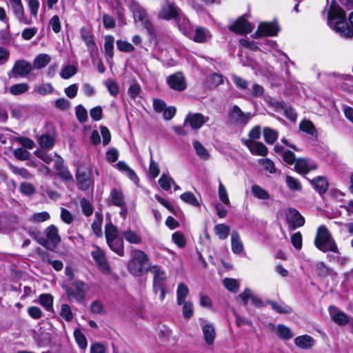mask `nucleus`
Here are the masks:
<instances>
[{"mask_svg":"<svg viewBox=\"0 0 353 353\" xmlns=\"http://www.w3.org/2000/svg\"><path fill=\"white\" fill-rule=\"evenodd\" d=\"M327 23L329 26L339 32L341 36L347 38L353 36V30L347 25L344 11L338 6L332 5L327 14Z\"/></svg>","mask_w":353,"mask_h":353,"instance_id":"1","label":"nucleus"},{"mask_svg":"<svg viewBox=\"0 0 353 353\" xmlns=\"http://www.w3.org/2000/svg\"><path fill=\"white\" fill-rule=\"evenodd\" d=\"M314 245L319 250L324 252L328 251L338 252L335 241L325 225H321L318 228Z\"/></svg>","mask_w":353,"mask_h":353,"instance_id":"2","label":"nucleus"},{"mask_svg":"<svg viewBox=\"0 0 353 353\" xmlns=\"http://www.w3.org/2000/svg\"><path fill=\"white\" fill-rule=\"evenodd\" d=\"M149 257L140 250H134L131 252V259L128 262V268L130 273L136 276L143 274Z\"/></svg>","mask_w":353,"mask_h":353,"instance_id":"3","label":"nucleus"},{"mask_svg":"<svg viewBox=\"0 0 353 353\" xmlns=\"http://www.w3.org/2000/svg\"><path fill=\"white\" fill-rule=\"evenodd\" d=\"M90 288L85 282L76 280L71 285L66 288V295L70 301L82 303L85 298V295Z\"/></svg>","mask_w":353,"mask_h":353,"instance_id":"4","label":"nucleus"},{"mask_svg":"<svg viewBox=\"0 0 353 353\" xmlns=\"http://www.w3.org/2000/svg\"><path fill=\"white\" fill-rule=\"evenodd\" d=\"M148 270L153 275V288L155 293L160 292V299L163 301L165 298V290L164 282L167 275L164 270L159 265H150Z\"/></svg>","mask_w":353,"mask_h":353,"instance_id":"5","label":"nucleus"},{"mask_svg":"<svg viewBox=\"0 0 353 353\" xmlns=\"http://www.w3.org/2000/svg\"><path fill=\"white\" fill-rule=\"evenodd\" d=\"M46 239L35 236V239L42 246L47 249L55 248L61 241L57 228L54 225H49L45 230Z\"/></svg>","mask_w":353,"mask_h":353,"instance_id":"6","label":"nucleus"},{"mask_svg":"<svg viewBox=\"0 0 353 353\" xmlns=\"http://www.w3.org/2000/svg\"><path fill=\"white\" fill-rule=\"evenodd\" d=\"M180 12L181 10L176 6L174 1L163 0L158 13V17L166 21L175 20Z\"/></svg>","mask_w":353,"mask_h":353,"instance_id":"7","label":"nucleus"},{"mask_svg":"<svg viewBox=\"0 0 353 353\" xmlns=\"http://www.w3.org/2000/svg\"><path fill=\"white\" fill-rule=\"evenodd\" d=\"M99 270L104 274H111V268L106 259L104 251L99 246L93 245V250L90 253Z\"/></svg>","mask_w":353,"mask_h":353,"instance_id":"8","label":"nucleus"},{"mask_svg":"<svg viewBox=\"0 0 353 353\" xmlns=\"http://www.w3.org/2000/svg\"><path fill=\"white\" fill-rule=\"evenodd\" d=\"M77 186L80 190H87L93 185L90 171L85 166L78 167L76 174Z\"/></svg>","mask_w":353,"mask_h":353,"instance_id":"9","label":"nucleus"},{"mask_svg":"<svg viewBox=\"0 0 353 353\" xmlns=\"http://www.w3.org/2000/svg\"><path fill=\"white\" fill-rule=\"evenodd\" d=\"M32 70V65L24 59L17 60L14 63L12 70L9 73L11 78L17 79L24 77Z\"/></svg>","mask_w":353,"mask_h":353,"instance_id":"10","label":"nucleus"},{"mask_svg":"<svg viewBox=\"0 0 353 353\" xmlns=\"http://www.w3.org/2000/svg\"><path fill=\"white\" fill-rule=\"evenodd\" d=\"M131 10L133 13L134 19L136 21L141 22L144 25L145 28L151 32L152 30V25L150 21L145 10L139 4L133 3L131 6Z\"/></svg>","mask_w":353,"mask_h":353,"instance_id":"11","label":"nucleus"},{"mask_svg":"<svg viewBox=\"0 0 353 353\" xmlns=\"http://www.w3.org/2000/svg\"><path fill=\"white\" fill-rule=\"evenodd\" d=\"M209 117L203 115L201 113H188L185 119V124H189L193 130H198L206 122Z\"/></svg>","mask_w":353,"mask_h":353,"instance_id":"12","label":"nucleus"},{"mask_svg":"<svg viewBox=\"0 0 353 353\" xmlns=\"http://www.w3.org/2000/svg\"><path fill=\"white\" fill-rule=\"evenodd\" d=\"M286 218L289 223V229L294 230L296 228L301 227L305 223V219L300 213L295 209H289Z\"/></svg>","mask_w":353,"mask_h":353,"instance_id":"13","label":"nucleus"},{"mask_svg":"<svg viewBox=\"0 0 353 353\" xmlns=\"http://www.w3.org/2000/svg\"><path fill=\"white\" fill-rule=\"evenodd\" d=\"M254 27L244 18H239L234 23H233L229 29L239 34H246L253 30Z\"/></svg>","mask_w":353,"mask_h":353,"instance_id":"14","label":"nucleus"},{"mask_svg":"<svg viewBox=\"0 0 353 353\" xmlns=\"http://www.w3.org/2000/svg\"><path fill=\"white\" fill-rule=\"evenodd\" d=\"M328 312L331 319L339 325H345L350 322V317L335 306L330 305Z\"/></svg>","mask_w":353,"mask_h":353,"instance_id":"15","label":"nucleus"},{"mask_svg":"<svg viewBox=\"0 0 353 353\" xmlns=\"http://www.w3.org/2000/svg\"><path fill=\"white\" fill-rule=\"evenodd\" d=\"M251 114L250 112L245 113L237 106L232 107L230 113V120L236 125H245L250 120Z\"/></svg>","mask_w":353,"mask_h":353,"instance_id":"16","label":"nucleus"},{"mask_svg":"<svg viewBox=\"0 0 353 353\" xmlns=\"http://www.w3.org/2000/svg\"><path fill=\"white\" fill-rule=\"evenodd\" d=\"M242 141L243 143L248 148L252 154L263 157L268 154V148L262 142L253 140H243Z\"/></svg>","mask_w":353,"mask_h":353,"instance_id":"17","label":"nucleus"},{"mask_svg":"<svg viewBox=\"0 0 353 353\" xmlns=\"http://www.w3.org/2000/svg\"><path fill=\"white\" fill-rule=\"evenodd\" d=\"M278 32V26L276 23L263 22L261 23L258 27L257 30L254 33L255 37L261 36H270L273 37L276 35Z\"/></svg>","mask_w":353,"mask_h":353,"instance_id":"18","label":"nucleus"},{"mask_svg":"<svg viewBox=\"0 0 353 353\" xmlns=\"http://www.w3.org/2000/svg\"><path fill=\"white\" fill-rule=\"evenodd\" d=\"M167 83L172 89L177 91H182L186 88L185 78L180 72L169 76Z\"/></svg>","mask_w":353,"mask_h":353,"instance_id":"19","label":"nucleus"},{"mask_svg":"<svg viewBox=\"0 0 353 353\" xmlns=\"http://www.w3.org/2000/svg\"><path fill=\"white\" fill-rule=\"evenodd\" d=\"M316 163L303 158L297 159L294 163L295 170L301 174H305L310 171L316 170Z\"/></svg>","mask_w":353,"mask_h":353,"instance_id":"20","label":"nucleus"},{"mask_svg":"<svg viewBox=\"0 0 353 353\" xmlns=\"http://www.w3.org/2000/svg\"><path fill=\"white\" fill-rule=\"evenodd\" d=\"M80 35L81 39L87 46L88 51L92 54L94 50L97 48V46L90 31L85 27H83L80 30Z\"/></svg>","mask_w":353,"mask_h":353,"instance_id":"21","label":"nucleus"},{"mask_svg":"<svg viewBox=\"0 0 353 353\" xmlns=\"http://www.w3.org/2000/svg\"><path fill=\"white\" fill-rule=\"evenodd\" d=\"M175 21L178 26L179 29L185 35L190 33L192 30V25L189 19L181 12L175 19Z\"/></svg>","mask_w":353,"mask_h":353,"instance_id":"22","label":"nucleus"},{"mask_svg":"<svg viewBox=\"0 0 353 353\" xmlns=\"http://www.w3.org/2000/svg\"><path fill=\"white\" fill-rule=\"evenodd\" d=\"M294 343L299 348L310 349L314 345V340L312 336L305 334L295 338Z\"/></svg>","mask_w":353,"mask_h":353,"instance_id":"23","label":"nucleus"},{"mask_svg":"<svg viewBox=\"0 0 353 353\" xmlns=\"http://www.w3.org/2000/svg\"><path fill=\"white\" fill-rule=\"evenodd\" d=\"M12 10L14 16L21 23H23L26 25L32 23L31 19H29L25 15L24 7L22 3L19 5L12 6Z\"/></svg>","mask_w":353,"mask_h":353,"instance_id":"24","label":"nucleus"},{"mask_svg":"<svg viewBox=\"0 0 353 353\" xmlns=\"http://www.w3.org/2000/svg\"><path fill=\"white\" fill-rule=\"evenodd\" d=\"M232 250L234 254H239L243 251V245L238 232L233 230L231 234Z\"/></svg>","mask_w":353,"mask_h":353,"instance_id":"25","label":"nucleus"},{"mask_svg":"<svg viewBox=\"0 0 353 353\" xmlns=\"http://www.w3.org/2000/svg\"><path fill=\"white\" fill-rule=\"evenodd\" d=\"M202 332L204 340L208 345L214 343L216 332L214 326L212 324H205L202 327Z\"/></svg>","mask_w":353,"mask_h":353,"instance_id":"26","label":"nucleus"},{"mask_svg":"<svg viewBox=\"0 0 353 353\" xmlns=\"http://www.w3.org/2000/svg\"><path fill=\"white\" fill-rule=\"evenodd\" d=\"M117 168L121 172L125 173L128 178L132 181L134 183H137L139 178L134 171L132 170L124 161H119L117 165Z\"/></svg>","mask_w":353,"mask_h":353,"instance_id":"27","label":"nucleus"},{"mask_svg":"<svg viewBox=\"0 0 353 353\" xmlns=\"http://www.w3.org/2000/svg\"><path fill=\"white\" fill-rule=\"evenodd\" d=\"M110 198L112 203L118 207H123L125 205V197L121 190L113 188L110 191Z\"/></svg>","mask_w":353,"mask_h":353,"instance_id":"28","label":"nucleus"},{"mask_svg":"<svg viewBox=\"0 0 353 353\" xmlns=\"http://www.w3.org/2000/svg\"><path fill=\"white\" fill-rule=\"evenodd\" d=\"M316 190L321 194L325 193L328 188L327 179L323 176L314 178L310 181Z\"/></svg>","mask_w":353,"mask_h":353,"instance_id":"29","label":"nucleus"},{"mask_svg":"<svg viewBox=\"0 0 353 353\" xmlns=\"http://www.w3.org/2000/svg\"><path fill=\"white\" fill-rule=\"evenodd\" d=\"M107 243L110 248L113 252L119 256H123L124 254L123 241L122 239L117 237L114 239L108 241Z\"/></svg>","mask_w":353,"mask_h":353,"instance_id":"30","label":"nucleus"},{"mask_svg":"<svg viewBox=\"0 0 353 353\" xmlns=\"http://www.w3.org/2000/svg\"><path fill=\"white\" fill-rule=\"evenodd\" d=\"M189 294V289L186 285L183 283H179L176 289L177 304L181 305L185 301Z\"/></svg>","mask_w":353,"mask_h":353,"instance_id":"31","label":"nucleus"},{"mask_svg":"<svg viewBox=\"0 0 353 353\" xmlns=\"http://www.w3.org/2000/svg\"><path fill=\"white\" fill-rule=\"evenodd\" d=\"M263 137L265 141L270 145H272L277 140L279 137L278 132L268 127L263 129Z\"/></svg>","mask_w":353,"mask_h":353,"instance_id":"32","label":"nucleus"},{"mask_svg":"<svg viewBox=\"0 0 353 353\" xmlns=\"http://www.w3.org/2000/svg\"><path fill=\"white\" fill-rule=\"evenodd\" d=\"M51 58L47 54H39L33 61V65L37 69H41L46 67L50 62Z\"/></svg>","mask_w":353,"mask_h":353,"instance_id":"33","label":"nucleus"},{"mask_svg":"<svg viewBox=\"0 0 353 353\" xmlns=\"http://www.w3.org/2000/svg\"><path fill=\"white\" fill-rule=\"evenodd\" d=\"M210 37V32L206 29L198 28L195 30L193 40L198 43H203L206 41Z\"/></svg>","mask_w":353,"mask_h":353,"instance_id":"34","label":"nucleus"},{"mask_svg":"<svg viewBox=\"0 0 353 353\" xmlns=\"http://www.w3.org/2000/svg\"><path fill=\"white\" fill-rule=\"evenodd\" d=\"M29 89V85L23 82L16 83L9 88V92L12 95H21L26 93Z\"/></svg>","mask_w":353,"mask_h":353,"instance_id":"35","label":"nucleus"},{"mask_svg":"<svg viewBox=\"0 0 353 353\" xmlns=\"http://www.w3.org/2000/svg\"><path fill=\"white\" fill-rule=\"evenodd\" d=\"M316 271L320 276H330L332 277L337 276V273L334 270L327 267L323 262L316 264Z\"/></svg>","mask_w":353,"mask_h":353,"instance_id":"36","label":"nucleus"},{"mask_svg":"<svg viewBox=\"0 0 353 353\" xmlns=\"http://www.w3.org/2000/svg\"><path fill=\"white\" fill-rule=\"evenodd\" d=\"M104 49L105 54L112 58L114 55V39L111 35H107L105 37Z\"/></svg>","mask_w":353,"mask_h":353,"instance_id":"37","label":"nucleus"},{"mask_svg":"<svg viewBox=\"0 0 353 353\" xmlns=\"http://www.w3.org/2000/svg\"><path fill=\"white\" fill-rule=\"evenodd\" d=\"M276 332L277 335L283 340L290 339L293 336L291 330L282 324L278 325Z\"/></svg>","mask_w":353,"mask_h":353,"instance_id":"38","label":"nucleus"},{"mask_svg":"<svg viewBox=\"0 0 353 353\" xmlns=\"http://www.w3.org/2000/svg\"><path fill=\"white\" fill-rule=\"evenodd\" d=\"M230 230V227L225 224H218L214 227L215 234L222 240L228 238Z\"/></svg>","mask_w":353,"mask_h":353,"instance_id":"39","label":"nucleus"},{"mask_svg":"<svg viewBox=\"0 0 353 353\" xmlns=\"http://www.w3.org/2000/svg\"><path fill=\"white\" fill-rule=\"evenodd\" d=\"M251 192L259 199H268L270 197L269 193L258 185H252Z\"/></svg>","mask_w":353,"mask_h":353,"instance_id":"40","label":"nucleus"},{"mask_svg":"<svg viewBox=\"0 0 353 353\" xmlns=\"http://www.w3.org/2000/svg\"><path fill=\"white\" fill-rule=\"evenodd\" d=\"M74 336L79 347L83 350L87 347L88 342L83 333L79 329L74 330Z\"/></svg>","mask_w":353,"mask_h":353,"instance_id":"41","label":"nucleus"},{"mask_svg":"<svg viewBox=\"0 0 353 353\" xmlns=\"http://www.w3.org/2000/svg\"><path fill=\"white\" fill-rule=\"evenodd\" d=\"M123 236L125 239L130 243L139 244L142 241L141 236L138 235L135 232L132 230H127L123 232Z\"/></svg>","mask_w":353,"mask_h":353,"instance_id":"42","label":"nucleus"},{"mask_svg":"<svg viewBox=\"0 0 353 353\" xmlns=\"http://www.w3.org/2000/svg\"><path fill=\"white\" fill-rule=\"evenodd\" d=\"M270 305L274 310L280 314H289L292 311L290 306L283 303H279L274 301H271L270 302Z\"/></svg>","mask_w":353,"mask_h":353,"instance_id":"43","label":"nucleus"},{"mask_svg":"<svg viewBox=\"0 0 353 353\" xmlns=\"http://www.w3.org/2000/svg\"><path fill=\"white\" fill-rule=\"evenodd\" d=\"M193 147L196 150L197 155L203 160H208L210 157V154L205 147L197 141L193 143Z\"/></svg>","mask_w":353,"mask_h":353,"instance_id":"44","label":"nucleus"},{"mask_svg":"<svg viewBox=\"0 0 353 353\" xmlns=\"http://www.w3.org/2000/svg\"><path fill=\"white\" fill-rule=\"evenodd\" d=\"M106 241L118 237V230L111 222L106 224L105 228Z\"/></svg>","mask_w":353,"mask_h":353,"instance_id":"45","label":"nucleus"},{"mask_svg":"<svg viewBox=\"0 0 353 353\" xmlns=\"http://www.w3.org/2000/svg\"><path fill=\"white\" fill-rule=\"evenodd\" d=\"M172 183L174 184L173 179L165 173H163L159 179V184L164 190H169Z\"/></svg>","mask_w":353,"mask_h":353,"instance_id":"46","label":"nucleus"},{"mask_svg":"<svg viewBox=\"0 0 353 353\" xmlns=\"http://www.w3.org/2000/svg\"><path fill=\"white\" fill-rule=\"evenodd\" d=\"M39 303L47 310H51L53 305V298L51 295L48 294H43L39 296Z\"/></svg>","mask_w":353,"mask_h":353,"instance_id":"47","label":"nucleus"},{"mask_svg":"<svg viewBox=\"0 0 353 353\" xmlns=\"http://www.w3.org/2000/svg\"><path fill=\"white\" fill-rule=\"evenodd\" d=\"M8 167L13 173L20 175L23 179H29L32 177V174L26 168H19L10 163H8Z\"/></svg>","mask_w":353,"mask_h":353,"instance_id":"48","label":"nucleus"},{"mask_svg":"<svg viewBox=\"0 0 353 353\" xmlns=\"http://www.w3.org/2000/svg\"><path fill=\"white\" fill-rule=\"evenodd\" d=\"M180 198L182 201H183L184 202L188 203V204H190L193 206H199V203L198 201V200L196 199V198L195 197V196L194 195L193 193H192L191 192H185L184 193H183L181 196H180Z\"/></svg>","mask_w":353,"mask_h":353,"instance_id":"49","label":"nucleus"},{"mask_svg":"<svg viewBox=\"0 0 353 353\" xmlns=\"http://www.w3.org/2000/svg\"><path fill=\"white\" fill-rule=\"evenodd\" d=\"M77 72V69L72 65H67L63 68L60 75L64 79H68L74 76Z\"/></svg>","mask_w":353,"mask_h":353,"instance_id":"50","label":"nucleus"},{"mask_svg":"<svg viewBox=\"0 0 353 353\" xmlns=\"http://www.w3.org/2000/svg\"><path fill=\"white\" fill-rule=\"evenodd\" d=\"M285 183L291 190L300 191L302 189V185L300 181L292 176H287L285 178Z\"/></svg>","mask_w":353,"mask_h":353,"instance_id":"51","label":"nucleus"},{"mask_svg":"<svg viewBox=\"0 0 353 353\" xmlns=\"http://www.w3.org/2000/svg\"><path fill=\"white\" fill-rule=\"evenodd\" d=\"M75 114L80 123H84L88 119V112L82 105H78L75 108Z\"/></svg>","mask_w":353,"mask_h":353,"instance_id":"52","label":"nucleus"},{"mask_svg":"<svg viewBox=\"0 0 353 353\" xmlns=\"http://www.w3.org/2000/svg\"><path fill=\"white\" fill-rule=\"evenodd\" d=\"M182 313L183 316L185 319H190L194 314V306L193 304L190 301H185L182 303Z\"/></svg>","mask_w":353,"mask_h":353,"instance_id":"53","label":"nucleus"},{"mask_svg":"<svg viewBox=\"0 0 353 353\" xmlns=\"http://www.w3.org/2000/svg\"><path fill=\"white\" fill-rule=\"evenodd\" d=\"M223 284L226 289L234 292H236L239 288V284L234 279H225L223 281Z\"/></svg>","mask_w":353,"mask_h":353,"instance_id":"54","label":"nucleus"},{"mask_svg":"<svg viewBox=\"0 0 353 353\" xmlns=\"http://www.w3.org/2000/svg\"><path fill=\"white\" fill-rule=\"evenodd\" d=\"M299 128L310 134L314 135L316 132L315 128L313 125V123L308 120H303L299 123Z\"/></svg>","mask_w":353,"mask_h":353,"instance_id":"55","label":"nucleus"},{"mask_svg":"<svg viewBox=\"0 0 353 353\" xmlns=\"http://www.w3.org/2000/svg\"><path fill=\"white\" fill-rule=\"evenodd\" d=\"M160 172L159 164L153 159L152 154L150 151V160L149 165V174L153 178H156Z\"/></svg>","mask_w":353,"mask_h":353,"instance_id":"56","label":"nucleus"},{"mask_svg":"<svg viewBox=\"0 0 353 353\" xmlns=\"http://www.w3.org/2000/svg\"><path fill=\"white\" fill-rule=\"evenodd\" d=\"M59 314L63 319L68 322L71 321L73 319V314L72 312L71 308L68 304L65 303L61 305Z\"/></svg>","mask_w":353,"mask_h":353,"instance_id":"57","label":"nucleus"},{"mask_svg":"<svg viewBox=\"0 0 353 353\" xmlns=\"http://www.w3.org/2000/svg\"><path fill=\"white\" fill-rule=\"evenodd\" d=\"M50 215L48 212H41L34 214L30 221L34 223H40L49 220Z\"/></svg>","mask_w":353,"mask_h":353,"instance_id":"58","label":"nucleus"},{"mask_svg":"<svg viewBox=\"0 0 353 353\" xmlns=\"http://www.w3.org/2000/svg\"><path fill=\"white\" fill-rule=\"evenodd\" d=\"M35 90L41 95L45 96L52 93L54 88L51 83H42L35 88Z\"/></svg>","mask_w":353,"mask_h":353,"instance_id":"59","label":"nucleus"},{"mask_svg":"<svg viewBox=\"0 0 353 353\" xmlns=\"http://www.w3.org/2000/svg\"><path fill=\"white\" fill-rule=\"evenodd\" d=\"M104 84L112 96L115 97L119 94V86L114 81L108 79Z\"/></svg>","mask_w":353,"mask_h":353,"instance_id":"60","label":"nucleus"},{"mask_svg":"<svg viewBox=\"0 0 353 353\" xmlns=\"http://www.w3.org/2000/svg\"><path fill=\"white\" fill-rule=\"evenodd\" d=\"M80 205H81L83 213L86 216H89L92 214L93 208L92 207L90 202L88 199H86L85 198L82 199L80 201Z\"/></svg>","mask_w":353,"mask_h":353,"instance_id":"61","label":"nucleus"},{"mask_svg":"<svg viewBox=\"0 0 353 353\" xmlns=\"http://www.w3.org/2000/svg\"><path fill=\"white\" fill-rule=\"evenodd\" d=\"M172 239L174 241V243L179 247V248H183L186 245V240L184 236V235L179 232H176L172 234Z\"/></svg>","mask_w":353,"mask_h":353,"instance_id":"62","label":"nucleus"},{"mask_svg":"<svg viewBox=\"0 0 353 353\" xmlns=\"http://www.w3.org/2000/svg\"><path fill=\"white\" fill-rule=\"evenodd\" d=\"M39 142L41 148H51L54 145L53 139L48 134H43L39 139Z\"/></svg>","mask_w":353,"mask_h":353,"instance_id":"63","label":"nucleus"},{"mask_svg":"<svg viewBox=\"0 0 353 353\" xmlns=\"http://www.w3.org/2000/svg\"><path fill=\"white\" fill-rule=\"evenodd\" d=\"M260 165L263 166L264 169L268 171L270 173H275L276 168L274 163L270 159H262L259 161Z\"/></svg>","mask_w":353,"mask_h":353,"instance_id":"64","label":"nucleus"}]
</instances>
